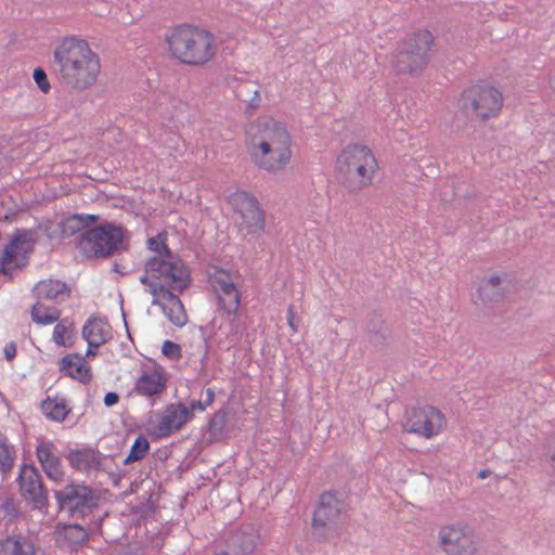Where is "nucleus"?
Returning a JSON list of instances; mask_svg holds the SVG:
<instances>
[{"label":"nucleus","instance_id":"nucleus-21","mask_svg":"<svg viewBox=\"0 0 555 555\" xmlns=\"http://www.w3.org/2000/svg\"><path fill=\"white\" fill-rule=\"evenodd\" d=\"M60 371L81 384H88L92 379L91 366L85 358L78 353H68L60 360Z\"/></svg>","mask_w":555,"mask_h":555},{"label":"nucleus","instance_id":"nucleus-42","mask_svg":"<svg viewBox=\"0 0 555 555\" xmlns=\"http://www.w3.org/2000/svg\"><path fill=\"white\" fill-rule=\"evenodd\" d=\"M261 98L258 90L254 91L253 98L249 100L248 107L253 109H257L260 106Z\"/></svg>","mask_w":555,"mask_h":555},{"label":"nucleus","instance_id":"nucleus-34","mask_svg":"<svg viewBox=\"0 0 555 555\" xmlns=\"http://www.w3.org/2000/svg\"><path fill=\"white\" fill-rule=\"evenodd\" d=\"M60 537L68 546L75 547L88 540V532L81 526L68 525L62 529Z\"/></svg>","mask_w":555,"mask_h":555},{"label":"nucleus","instance_id":"nucleus-3","mask_svg":"<svg viewBox=\"0 0 555 555\" xmlns=\"http://www.w3.org/2000/svg\"><path fill=\"white\" fill-rule=\"evenodd\" d=\"M163 38L168 59L180 65L205 67L215 61L218 53L216 36L193 23L172 25Z\"/></svg>","mask_w":555,"mask_h":555},{"label":"nucleus","instance_id":"nucleus-28","mask_svg":"<svg viewBox=\"0 0 555 555\" xmlns=\"http://www.w3.org/2000/svg\"><path fill=\"white\" fill-rule=\"evenodd\" d=\"M219 331L224 335V339L219 337V344L225 345L228 349L236 346L243 337V326L237 314H227L225 327L220 326Z\"/></svg>","mask_w":555,"mask_h":555},{"label":"nucleus","instance_id":"nucleus-30","mask_svg":"<svg viewBox=\"0 0 555 555\" xmlns=\"http://www.w3.org/2000/svg\"><path fill=\"white\" fill-rule=\"evenodd\" d=\"M41 411L49 420L62 422L66 418L70 410L64 399L47 398L41 403Z\"/></svg>","mask_w":555,"mask_h":555},{"label":"nucleus","instance_id":"nucleus-9","mask_svg":"<svg viewBox=\"0 0 555 555\" xmlns=\"http://www.w3.org/2000/svg\"><path fill=\"white\" fill-rule=\"evenodd\" d=\"M437 544L444 555H475L478 551L477 538L467 525L450 522L439 527Z\"/></svg>","mask_w":555,"mask_h":555},{"label":"nucleus","instance_id":"nucleus-39","mask_svg":"<svg viewBox=\"0 0 555 555\" xmlns=\"http://www.w3.org/2000/svg\"><path fill=\"white\" fill-rule=\"evenodd\" d=\"M3 353H4V358L8 361L14 360V358L16 357V353H17L16 344L14 341L7 343L3 348Z\"/></svg>","mask_w":555,"mask_h":555},{"label":"nucleus","instance_id":"nucleus-26","mask_svg":"<svg viewBox=\"0 0 555 555\" xmlns=\"http://www.w3.org/2000/svg\"><path fill=\"white\" fill-rule=\"evenodd\" d=\"M67 460L78 470H96L101 467L100 454L91 449L73 450L68 453Z\"/></svg>","mask_w":555,"mask_h":555},{"label":"nucleus","instance_id":"nucleus-16","mask_svg":"<svg viewBox=\"0 0 555 555\" xmlns=\"http://www.w3.org/2000/svg\"><path fill=\"white\" fill-rule=\"evenodd\" d=\"M343 512V502L333 492H324L312 518V528L315 534L322 535L323 530L338 521Z\"/></svg>","mask_w":555,"mask_h":555},{"label":"nucleus","instance_id":"nucleus-23","mask_svg":"<svg viewBox=\"0 0 555 555\" xmlns=\"http://www.w3.org/2000/svg\"><path fill=\"white\" fill-rule=\"evenodd\" d=\"M429 63L399 46L392 59V67L398 74L415 75L422 73Z\"/></svg>","mask_w":555,"mask_h":555},{"label":"nucleus","instance_id":"nucleus-32","mask_svg":"<svg viewBox=\"0 0 555 555\" xmlns=\"http://www.w3.org/2000/svg\"><path fill=\"white\" fill-rule=\"evenodd\" d=\"M16 451L5 434L0 431V469L9 472L14 465Z\"/></svg>","mask_w":555,"mask_h":555},{"label":"nucleus","instance_id":"nucleus-1","mask_svg":"<svg viewBox=\"0 0 555 555\" xmlns=\"http://www.w3.org/2000/svg\"><path fill=\"white\" fill-rule=\"evenodd\" d=\"M293 139L286 126L271 116L257 118L245 141L253 165L268 173L286 169L293 157Z\"/></svg>","mask_w":555,"mask_h":555},{"label":"nucleus","instance_id":"nucleus-24","mask_svg":"<svg viewBox=\"0 0 555 555\" xmlns=\"http://www.w3.org/2000/svg\"><path fill=\"white\" fill-rule=\"evenodd\" d=\"M35 542L24 534H13L0 542V555H36Z\"/></svg>","mask_w":555,"mask_h":555},{"label":"nucleus","instance_id":"nucleus-8","mask_svg":"<svg viewBox=\"0 0 555 555\" xmlns=\"http://www.w3.org/2000/svg\"><path fill=\"white\" fill-rule=\"evenodd\" d=\"M122 240V229L106 223L83 231L78 237L77 247L87 258H106L117 250Z\"/></svg>","mask_w":555,"mask_h":555},{"label":"nucleus","instance_id":"nucleus-17","mask_svg":"<svg viewBox=\"0 0 555 555\" xmlns=\"http://www.w3.org/2000/svg\"><path fill=\"white\" fill-rule=\"evenodd\" d=\"M36 456L46 476L53 481H61L64 476L63 465L56 446L46 439L38 438Z\"/></svg>","mask_w":555,"mask_h":555},{"label":"nucleus","instance_id":"nucleus-7","mask_svg":"<svg viewBox=\"0 0 555 555\" xmlns=\"http://www.w3.org/2000/svg\"><path fill=\"white\" fill-rule=\"evenodd\" d=\"M459 104L463 113L472 119L483 122L501 115L504 95L494 85L480 82L465 88Z\"/></svg>","mask_w":555,"mask_h":555},{"label":"nucleus","instance_id":"nucleus-33","mask_svg":"<svg viewBox=\"0 0 555 555\" xmlns=\"http://www.w3.org/2000/svg\"><path fill=\"white\" fill-rule=\"evenodd\" d=\"M98 220L95 215H73L63 221V232L74 234Z\"/></svg>","mask_w":555,"mask_h":555},{"label":"nucleus","instance_id":"nucleus-13","mask_svg":"<svg viewBox=\"0 0 555 555\" xmlns=\"http://www.w3.org/2000/svg\"><path fill=\"white\" fill-rule=\"evenodd\" d=\"M210 283L218 296L219 308L227 314H237L241 306V294L234 283L233 275L225 270H216Z\"/></svg>","mask_w":555,"mask_h":555},{"label":"nucleus","instance_id":"nucleus-19","mask_svg":"<svg viewBox=\"0 0 555 555\" xmlns=\"http://www.w3.org/2000/svg\"><path fill=\"white\" fill-rule=\"evenodd\" d=\"M435 37L428 29H417L408 34L399 43L411 54L429 63L435 48Z\"/></svg>","mask_w":555,"mask_h":555},{"label":"nucleus","instance_id":"nucleus-31","mask_svg":"<svg viewBox=\"0 0 555 555\" xmlns=\"http://www.w3.org/2000/svg\"><path fill=\"white\" fill-rule=\"evenodd\" d=\"M501 279L496 275L483 280L478 287L477 298L482 304L499 301L503 294L500 291Z\"/></svg>","mask_w":555,"mask_h":555},{"label":"nucleus","instance_id":"nucleus-12","mask_svg":"<svg viewBox=\"0 0 555 555\" xmlns=\"http://www.w3.org/2000/svg\"><path fill=\"white\" fill-rule=\"evenodd\" d=\"M33 244L24 236L13 237L0 253V273L13 278L28 262Z\"/></svg>","mask_w":555,"mask_h":555},{"label":"nucleus","instance_id":"nucleus-10","mask_svg":"<svg viewBox=\"0 0 555 555\" xmlns=\"http://www.w3.org/2000/svg\"><path fill=\"white\" fill-rule=\"evenodd\" d=\"M230 203L240 216V228L246 235L259 237L264 233L266 216L253 195L245 191L235 192L231 195Z\"/></svg>","mask_w":555,"mask_h":555},{"label":"nucleus","instance_id":"nucleus-44","mask_svg":"<svg viewBox=\"0 0 555 555\" xmlns=\"http://www.w3.org/2000/svg\"><path fill=\"white\" fill-rule=\"evenodd\" d=\"M93 347H90L88 348L87 352H86V356L87 357H94L96 354V352L94 350H92Z\"/></svg>","mask_w":555,"mask_h":555},{"label":"nucleus","instance_id":"nucleus-41","mask_svg":"<svg viewBox=\"0 0 555 555\" xmlns=\"http://www.w3.org/2000/svg\"><path fill=\"white\" fill-rule=\"evenodd\" d=\"M118 400H119V396L116 392L111 391L105 395L104 404L106 406H113L118 402Z\"/></svg>","mask_w":555,"mask_h":555},{"label":"nucleus","instance_id":"nucleus-37","mask_svg":"<svg viewBox=\"0 0 555 555\" xmlns=\"http://www.w3.org/2000/svg\"><path fill=\"white\" fill-rule=\"evenodd\" d=\"M235 546L240 555H247L256 548L257 541L253 534H243L240 543Z\"/></svg>","mask_w":555,"mask_h":555},{"label":"nucleus","instance_id":"nucleus-14","mask_svg":"<svg viewBox=\"0 0 555 555\" xmlns=\"http://www.w3.org/2000/svg\"><path fill=\"white\" fill-rule=\"evenodd\" d=\"M18 486L22 496L35 507L42 508L47 503V493L41 476L31 464H24L20 468Z\"/></svg>","mask_w":555,"mask_h":555},{"label":"nucleus","instance_id":"nucleus-11","mask_svg":"<svg viewBox=\"0 0 555 555\" xmlns=\"http://www.w3.org/2000/svg\"><path fill=\"white\" fill-rule=\"evenodd\" d=\"M404 430L424 439H433L446 431L448 420L436 406H418L406 417Z\"/></svg>","mask_w":555,"mask_h":555},{"label":"nucleus","instance_id":"nucleus-35","mask_svg":"<svg viewBox=\"0 0 555 555\" xmlns=\"http://www.w3.org/2000/svg\"><path fill=\"white\" fill-rule=\"evenodd\" d=\"M149 450V440L143 435H140L132 443L128 456L124 460V464L141 461L145 457Z\"/></svg>","mask_w":555,"mask_h":555},{"label":"nucleus","instance_id":"nucleus-29","mask_svg":"<svg viewBox=\"0 0 555 555\" xmlns=\"http://www.w3.org/2000/svg\"><path fill=\"white\" fill-rule=\"evenodd\" d=\"M30 317L33 322L38 325H52L60 320L61 310L56 307L47 306L39 300L31 307Z\"/></svg>","mask_w":555,"mask_h":555},{"label":"nucleus","instance_id":"nucleus-22","mask_svg":"<svg viewBox=\"0 0 555 555\" xmlns=\"http://www.w3.org/2000/svg\"><path fill=\"white\" fill-rule=\"evenodd\" d=\"M112 336V327L103 319H89L82 327V337L90 347H99L105 344Z\"/></svg>","mask_w":555,"mask_h":555},{"label":"nucleus","instance_id":"nucleus-20","mask_svg":"<svg viewBox=\"0 0 555 555\" xmlns=\"http://www.w3.org/2000/svg\"><path fill=\"white\" fill-rule=\"evenodd\" d=\"M33 294L38 300L61 302L69 298L70 288L62 280L43 279L33 286Z\"/></svg>","mask_w":555,"mask_h":555},{"label":"nucleus","instance_id":"nucleus-27","mask_svg":"<svg viewBox=\"0 0 555 555\" xmlns=\"http://www.w3.org/2000/svg\"><path fill=\"white\" fill-rule=\"evenodd\" d=\"M55 323L52 331V341L59 347H73L76 338L75 323L69 318H64Z\"/></svg>","mask_w":555,"mask_h":555},{"label":"nucleus","instance_id":"nucleus-6","mask_svg":"<svg viewBox=\"0 0 555 555\" xmlns=\"http://www.w3.org/2000/svg\"><path fill=\"white\" fill-rule=\"evenodd\" d=\"M215 399V390L208 387L202 390L198 400H191L189 405L182 402L168 404L150 420L152 434L158 438H165L178 433L194 418L195 413H203L211 406Z\"/></svg>","mask_w":555,"mask_h":555},{"label":"nucleus","instance_id":"nucleus-15","mask_svg":"<svg viewBox=\"0 0 555 555\" xmlns=\"http://www.w3.org/2000/svg\"><path fill=\"white\" fill-rule=\"evenodd\" d=\"M55 499L61 508H67L72 513H85L95 505L94 492L83 485H68L55 492Z\"/></svg>","mask_w":555,"mask_h":555},{"label":"nucleus","instance_id":"nucleus-25","mask_svg":"<svg viewBox=\"0 0 555 555\" xmlns=\"http://www.w3.org/2000/svg\"><path fill=\"white\" fill-rule=\"evenodd\" d=\"M167 232L163 231L158 233L156 236L147 240V248L155 255L146 261L143 275H147V267L153 260L170 264H173L176 262H183L182 260L177 259L172 256L167 245Z\"/></svg>","mask_w":555,"mask_h":555},{"label":"nucleus","instance_id":"nucleus-4","mask_svg":"<svg viewBox=\"0 0 555 555\" xmlns=\"http://www.w3.org/2000/svg\"><path fill=\"white\" fill-rule=\"evenodd\" d=\"M53 57L62 82L72 89L85 90L93 86L101 73L100 56L83 39L64 38L55 47Z\"/></svg>","mask_w":555,"mask_h":555},{"label":"nucleus","instance_id":"nucleus-36","mask_svg":"<svg viewBox=\"0 0 555 555\" xmlns=\"http://www.w3.org/2000/svg\"><path fill=\"white\" fill-rule=\"evenodd\" d=\"M162 353L168 360L178 361L182 358V348L179 344L167 339L163 343Z\"/></svg>","mask_w":555,"mask_h":555},{"label":"nucleus","instance_id":"nucleus-45","mask_svg":"<svg viewBox=\"0 0 555 555\" xmlns=\"http://www.w3.org/2000/svg\"><path fill=\"white\" fill-rule=\"evenodd\" d=\"M479 477L480 478H486L487 477V473L483 470V472H480L479 473Z\"/></svg>","mask_w":555,"mask_h":555},{"label":"nucleus","instance_id":"nucleus-2","mask_svg":"<svg viewBox=\"0 0 555 555\" xmlns=\"http://www.w3.org/2000/svg\"><path fill=\"white\" fill-rule=\"evenodd\" d=\"M140 282L150 288L152 305L159 306L171 324L182 327L188 323L184 306L173 294V291L185 289L191 282L190 271L183 262L170 264L153 260L147 267V275H142Z\"/></svg>","mask_w":555,"mask_h":555},{"label":"nucleus","instance_id":"nucleus-40","mask_svg":"<svg viewBox=\"0 0 555 555\" xmlns=\"http://www.w3.org/2000/svg\"><path fill=\"white\" fill-rule=\"evenodd\" d=\"M286 319H287V324L291 327L292 332L296 333L298 331V326H297V324L295 322V310H294L293 306H289L287 308Z\"/></svg>","mask_w":555,"mask_h":555},{"label":"nucleus","instance_id":"nucleus-43","mask_svg":"<svg viewBox=\"0 0 555 555\" xmlns=\"http://www.w3.org/2000/svg\"><path fill=\"white\" fill-rule=\"evenodd\" d=\"M215 555H240V554L237 553L235 543L233 542V544H231L229 546V550L220 551V552L216 553Z\"/></svg>","mask_w":555,"mask_h":555},{"label":"nucleus","instance_id":"nucleus-38","mask_svg":"<svg viewBox=\"0 0 555 555\" xmlns=\"http://www.w3.org/2000/svg\"><path fill=\"white\" fill-rule=\"evenodd\" d=\"M34 80L43 93H48L50 91L51 85L46 72L42 68L38 67L34 70Z\"/></svg>","mask_w":555,"mask_h":555},{"label":"nucleus","instance_id":"nucleus-18","mask_svg":"<svg viewBox=\"0 0 555 555\" xmlns=\"http://www.w3.org/2000/svg\"><path fill=\"white\" fill-rule=\"evenodd\" d=\"M167 374L162 366L144 370L137 378L134 390L143 397L160 395L167 387Z\"/></svg>","mask_w":555,"mask_h":555},{"label":"nucleus","instance_id":"nucleus-5","mask_svg":"<svg viewBox=\"0 0 555 555\" xmlns=\"http://www.w3.org/2000/svg\"><path fill=\"white\" fill-rule=\"evenodd\" d=\"M334 171L340 184L350 193L371 186L379 171L374 152L365 144L349 143L337 154Z\"/></svg>","mask_w":555,"mask_h":555}]
</instances>
